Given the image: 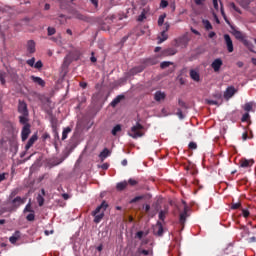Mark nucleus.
Listing matches in <instances>:
<instances>
[{"instance_id": "f257e3e1", "label": "nucleus", "mask_w": 256, "mask_h": 256, "mask_svg": "<svg viewBox=\"0 0 256 256\" xmlns=\"http://www.w3.org/2000/svg\"><path fill=\"white\" fill-rule=\"evenodd\" d=\"M232 29V34L234 35V37L238 40L241 41V43H243L244 46H246L251 53H255V45H253V43L251 41H249L247 39V36H245V34H243V32L235 29V27L230 26Z\"/></svg>"}, {"instance_id": "f03ea898", "label": "nucleus", "mask_w": 256, "mask_h": 256, "mask_svg": "<svg viewBox=\"0 0 256 256\" xmlns=\"http://www.w3.org/2000/svg\"><path fill=\"white\" fill-rule=\"evenodd\" d=\"M25 201H27V198H21V196L8 200L9 205H11V211H17L20 205H25Z\"/></svg>"}, {"instance_id": "7ed1b4c3", "label": "nucleus", "mask_w": 256, "mask_h": 256, "mask_svg": "<svg viewBox=\"0 0 256 256\" xmlns=\"http://www.w3.org/2000/svg\"><path fill=\"white\" fill-rule=\"evenodd\" d=\"M141 130H143V125L137 122L136 125L131 128V132L128 133V135L132 137V139H138V137H143Z\"/></svg>"}, {"instance_id": "20e7f679", "label": "nucleus", "mask_w": 256, "mask_h": 256, "mask_svg": "<svg viewBox=\"0 0 256 256\" xmlns=\"http://www.w3.org/2000/svg\"><path fill=\"white\" fill-rule=\"evenodd\" d=\"M74 19H78L79 21H84L85 23H93V18L89 17L85 14H81L79 11H74L72 14Z\"/></svg>"}, {"instance_id": "39448f33", "label": "nucleus", "mask_w": 256, "mask_h": 256, "mask_svg": "<svg viewBox=\"0 0 256 256\" xmlns=\"http://www.w3.org/2000/svg\"><path fill=\"white\" fill-rule=\"evenodd\" d=\"M29 135H31V124H26L23 126L21 131L22 141H27V139H29Z\"/></svg>"}, {"instance_id": "423d86ee", "label": "nucleus", "mask_w": 256, "mask_h": 256, "mask_svg": "<svg viewBox=\"0 0 256 256\" xmlns=\"http://www.w3.org/2000/svg\"><path fill=\"white\" fill-rule=\"evenodd\" d=\"M18 113H20V115H29V109L27 108V103L23 100L18 101Z\"/></svg>"}, {"instance_id": "0eeeda50", "label": "nucleus", "mask_w": 256, "mask_h": 256, "mask_svg": "<svg viewBox=\"0 0 256 256\" xmlns=\"http://www.w3.org/2000/svg\"><path fill=\"white\" fill-rule=\"evenodd\" d=\"M253 165H255V160L253 159L242 158L240 160V167L243 169H248V167H253Z\"/></svg>"}, {"instance_id": "6e6552de", "label": "nucleus", "mask_w": 256, "mask_h": 256, "mask_svg": "<svg viewBox=\"0 0 256 256\" xmlns=\"http://www.w3.org/2000/svg\"><path fill=\"white\" fill-rule=\"evenodd\" d=\"M211 67L215 73H219V71L221 70V67H223V60H221V58L215 59L212 62Z\"/></svg>"}, {"instance_id": "1a4fd4ad", "label": "nucleus", "mask_w": 256, "mask_h": 256, "mask_svg": "<svg viewBox=\"0 0 256 256\" xmlns=\"http://www.w3.org/2000/svg\"><path fill=\"white\" fill-rule=\"evenodd\" d=\"M224 41L228 50V53H233V40H231V36L229 34L224 35Z\"/></svg>"}, {"instance_id": "9d476101", "label": "nucleus", "mask_w": 256, "mask_h": 256, "mask_svg": "<svg viewBox=\"0 0 256 256\" xmlns=\"http://www.w3.org/2000/svg\"><path fill=\"white\" fill-rule=\"evenodd\" d=\"M236 93H237V89H235V87L233 86H230L224 92V99L229 101V99H231V97H233V95H235Z\"/></svg>"}, {"instance_id": "9b49d317", "label": "nucleus", "mask_w": 256, "mask_h": 256, "mask_svg": "<svg viewBox=\"0 0 256 256\" xmlns=\"http://www.w3.org/2000/svg\"><path fill=\"white\" fill-rule=\"evenodd\" d=\"M189 211V207L187 205L184 206L183 213L180 214L179 223L182 227H185V221H187V213Z\"/></svg>"}, {"instance_id": "f8f14e48", "label": "nucleus", "mask_w": 256, "mask_h": 256, "mask_svg": "<svg viewBox=\"0 0 256 256\" xmlns=\"http://www.w3.org/2000/svg\"><path fill=\"white\" fill-rule=\"evenodd\" d=\"M107 207H109V204H107L106 201H103L101 203L100 206H98L93 212L92 215H99V213H101V210H103L102 212L105 213V211H107Z\"/></svg>"}, {"instance_id": "ddd939ff", "label": "nucleus", "mask_w": 256, "mask_h": 256, "mask_svg": "<svg viewBox=\"0 0 256 256\" xmlns=\"http://www.w3.org/2000/svg\"><path fill=\"white\" fill-rule=\"evenodd\" d=\"M163 231V224L158 221L154 226V235H157V237H163Z\"/></svg>"}, {"instance_id": "4468645a", "label": "nucleus", "mask_w": 256, "mask_h": 256, "mask_svg": "<svg viewBox=\"0 0 256 256\" xmlns=\"http://www.w3.org/2000/svg\"><path fill=\"white\" fill-rule=\"evenodd\" d=\"M37 139H39L37 134H34L30 137V139L28 140L25 146L26 151H29L33 147V145H35V142L37 141Z\"/></svg>"}, {"instance_id": "2eb2a0df", "label": "nucleus", "mask_w": 256, "mask_h": 256, "mask_svg": "<svg viewBox=\"0 0 256 256\" xmlns=\"http://www.w3.org/2000/svg\"><path fill=\"white\" fill-rule=\"evenodd\" d=\"M145 68L143 66H136L129 70L128 75L129 77H133L134 75H137V73H143V70Z\"/></svg>"}, {"instance_id": "dca6fc26", "label": "nucleus", "mask_w": 256, "mask_h": 256, "mask_svg": "<svg viewBox=\"0 0 256 256\" xmlns=\"http://www.w3.org/2000/svg\"><path fill=\"white\" fill-rule=\"evenodd\" d=\"M30 79L33 81V83H36V85H39L40 87H45V80H43L41 77L32 75Z\"/></svg>"}, {"instance_id": "f3484780", "label": "nucleus", "mask_w": 256, "mask_h": 256, "mask_svg": "<svg viewBox=\"0 0 256 256\" xmlns=\"http://www.w3.org/2000/svg\"><path fill=\"white\" fill-rule=\"evenodd\" d=\"M19 239H21V232L20 231H16L10 238L9 241L10 243H12V245H15L17 243V241H19Z\"/></svg>"}, {"instance_id": "a211bd4d", "label": "nucleus", "mask_w": 256, "mask_h": 256, "mask_svg": "<svg viewBox=\"0 0 256 256\" xmlns=\"http://www.w3.org/2000/svg\"><path fill=\"white\" fill-rule=\"evenodd\" d=\"M50 123H51V127H52L54 133H57V127L59 125V120H57V117L51 116Z\"/></svg>"}, {"instance_id": "6ab92c4d", "label": "nucleus", "mask_w": 256, "mask_h": 256, "mask_svg": "<svg viewBox=\"0 0 256 256\" xmlns=\"http://www.w3.org/2000/svg\"><path fill=\"white\" fill-rule=\"evenodd\" d=\"M165 97H167V94H165V92L156 91V93L154 94V99L158 102L165 100Z\"/></svg>"}, {"instance_id": "aec40b11", "label": "nucleus", "mask_w": 256, "mask_h": 256, "mask_svg": "<svg viewBox=\"0 0 256 256\" xmlns=\"http://www.w3.org/2000/svg\"><path fill=\"white\" fill-rule=\"evenodd\" d=\"M176 53H177V49L175 48H167L163 50L164 57H171L173 55H176Z\"/></svg>"}, {"instance_id": "412c9836", "label": "nucleus", "mask_w": 256, "mask_h": 256, "mask_svg": "<svg viewBox=\"0 0 256 256\" xmlns=\"http://www.w3.org/2000/svg\"><path fill=\"white\" fill-rule=\"evenodd\" d=\"M190 77L193 81H196L197 83H199V81L201 80V76L196 70H190Z\"/></svg>"}, {"instance_id": "4be33fe9", "label": "nucleus", "mask_w": 256, "mask_h": 256, "mask_svg": "<svg viewBox=\"0 0 256 256\" xmlns=\"http://www.w3.org/2000/svg\"><path fill=\"white\" fill-rule=\"evenodd\" d=\"M123 99H125L124 95H118L116 98L113 99V101L111 102V107H117V105H119V103H121V101H123Z\"/></svg>"}, {"instance_id": "5701e85b", "label": "nucleus", "mask_w": 256, "mask_h": 256, "mask_svg": "<svg viewBox=\"0 0 256 256\" xmlns=\"http://www.w3.org/2000/svg\"><path fill=\"white\" fill-rule=\"evenodd\" d=\"M109 155H111V151L107 148H104L103 151L99 154V158L101 161H105Z\"/></svg>"}, {"instance_id": "b1692460", "label": "nucleus", "mask_w": 256, "mask_h": 256, "mask_svg": "<svg viewBox=\"0 0 256 256\" xmlns=\"http://www.w3.org/2000/svg\"><path fill=\"white\" fill-rule=\"evenodd\" d=\"M167 39H169V35H167L165 30H162L160 36H158V44L164 43Z\"/></svg>"}, {"instance_id": "393cba45", "label": "nucleus", "mask_w": 256, "mask_h": 256, "mask_svg": "<svg viewBox=\"0 0 256 256\" xmlns=\"http://www.w3.org/2000/svg\"><path fill=\"white\" fill-rule=\"evenodd\" d=\"M27 51H28V53H35V51H36V49H35V41L29 40L27 42Z\"/></svg>"}, {"instance_id": "a878e982", "label": "nucleus", "mask_w": 256, "mask_h": 256, "mask_svg": "<svg viewBox=\"0 0 256 256\" xmlns=\"http://www.w3.org/2000/svg\"><path fill=\"white\" fill-rule=\"evenodd\" d=\"M29 115H21V116H19V122L21 123V125H29L28 123H29Z\"/></svg>"}, {"instance_id": "bb28decb", "label": "nucleus", "mask_w": 256, "mask_h": 256, "mask_svg": "<svg viewBox=\"0 0 256 256\" xmlns=\"http://www.w3.org/2000/svg\"><path fill=\"white\" fill-rule=\"evenodd\" d=\"M94 217V223H101L103 217H105V213L101 212L100 214L92 215Z\"/></svg>"}, {"instance_id": "cd10ccee", "label": "nucleus", "mask_w": 256, "mask_h": 256, "mask_svg": "<svg viewBox=\"0 0 256 256\" xmlns=\"http://www.w3.org/2000/svg\"><path fill=\"white\" fill-rule=\"evenodd\" d=\"M127 181H123V182H119L117 185H116V188L118 191H123L125 189H127Z\"/></svg>"}, {"instance_id": "c85d7f7f", "label": "nucleus", "mask_w": 256, "mask_h": 256, "mask_svg": "<svg viewBox=\"0 0 256 256\" xmlns=\"http://www.w3.org/2000/svg\"><path fill=\"white\" fill-rule=\"evenodd\" d=\"M202 23H203L204 29H206V31H211V29H213V25L211 24V22L209 20H202Z\"/></svg>"}, {"instance_id": "c756f323", "label": "nucleus", "mask_w": 256, "mask_h": 256, "mask_svg": "<svg viewBox=\"0 0 256 256\" xmlns=\"http://www.w3.org/2000/svg\"><path fill=\"white\" fill-rule=\"evenodd\" d=\"M18 194H19V189L12 190L8 197V201L15 199V197H17Z\"/></svg>"}, {"instance_id": "7c9ffc66", "label": "nucleus", "mask_w": 256, "mask_h": 256, "mask_svg": "<svg viewBox=\"0 0 256 256\" xmlns=\"http://www.w3.org/2000/svg\"><path fill=\"white\" fill-rule=\"evenodd\" d=\"M36 199L39 207H43V205H45V198H43V195L38 194Z\"/></svg>"}, {"instance_id": "2f4dec72", "label": "nucleus", "mask_w": 256, "mask_h": 256, "mask_svg": "<svg viewBox=\"0 0 256 256\" xmlns=\"http://www.w3.org/2000/svg\"><path fill=\"white\" fill-rule=\"evenodd\" d=\"M167 17V14H162L158 18V27H163V23H165V18Z\"/></svg>"}, {"instance_id": "473e14b6", "label": "nucleus", "mask_w": 256, "mask_h": 256, "mask_svg": "<svg viewBox=\"0 0 256 256\" xmlns=\"http://www.w3.org/2000/svg\"><path fill=\"white\" fill-rule=\"evenodd\" d=\"M71 133V129L69 127L65 128L62 132V141H65L67 139V135Z\"/></svg>"}, {"instance_id": "72a5a7b5", "label": "nucleus", "mask_w": 256, "mask_h": 256, "mask_svg": "<svg viewBox=\"0 0 256 256\" xmlns=\"http://www.w3.org/2000/svg\"><path fill=\"white\" fill-rule=\"evenodd\" d=\"M142 199H145V195L136 196V197H134L133 199L130 200V204L142 201Z\"/></svg>"}, {"instance_id": "f704fd0d", "label": "nucleus", "mask_w": 256, "mask_h": 256, "mask_svg": "<svg viewBox=\"0 0 256 256\" xmlns=\"http://www.w3.org/2000/svg\"><path fill=\"white\" fill-rule=\"evenodd\" d=\"M6 77H7V73H5V72H3V71H0V83H1V85H5V83H6V81H5Z\"/></svg>"}, {"instance_id": "c9c22d12", "label": "nucleus", "mask_w": 256, "mask_h": 256, "mask_svg": "<svg viewBox=\"0 0 256 256\" xmlns=\"http://www.w3.org/2000/svg\"><path fill=\"white\" fill-rule=\"evenodd\" d=\"M33 212H35V210H33V208L31 207V202H29L25 206L23 213H33Z\"/></svg>"}, {"instance_id": "e433bc0d", "label": "nucleus", "mask_w": 256, "mask_h": 256, "mask_svg": "<svg viewBox=\"0 0 256 256\" xmlns=\"http://www.w3.org/2000/svg\"><path fill=\"white\" fill-rule=\"evenodd\" d=\"M212 97L216 99V101H222L223 100V94L221 92H215Z\"/></svg>"}, {"instance_id": "4c0bfd02", "label": "nucleus", "mask_w": 256, "mask_h": 256, "mask_svg": "<svg viewBox=\"0 0 256 256\" xmlns=\"http://www.w3.org/2000/svg\"><path fill=\"white\" fill-rule=\"evenodd\" d=\"M121 132V124H117L113 129H112V135H117V133Z\"/></svg>"}, {"instance_id": "58836bf2", "label": "nucleus", "mask_w": 256, "mask_h": 256, "mask_svg": "<svg viewBox=\"0 0 256 256\" xmlns=\"http://www.w3.org/2000/svg\"><path fill=\"white\" fill-rule=\"evenodd\" d=\"M127 183L128 185H130V187H135L136 185H139V181L133 178H130Z\"/></svg>"}, {"instance_id": "ea45409f", "label": "nucleus", "mask_w": 256, "mask_h": 256, "mask_svg": "<svg viewBox=\"0 0 256 256\" xmlns=\"http://www.w3.org/2000/svg\"><path fill=\"white\" fill-rule=\"evenodd\" d=\"M221 15H222L224 21L227 23V25H230V27H231V22L229 21V19H227V15L225 14V10H223V7H221Z\"/></svg>"}, {"instance_id": "a19ab883", "label": "nucleus", "mask_w": 256, "mask_h": 256, "mask_svg": "<svg viewBox=\"0 0 256 256\" xmlns=\"http://www.w3.org/2000/svg\"><path fill=\"white\" fill-rule=\"evenodd\" d=\"M166 215H167V210H161L160 212H159V219H160V221H165V217H166Z\"/></svg>"}, {"instance_id": "79ce46f5", "label": "nucleus", "mask_w": 256, "mask_h": 256, "mask_svg": "<svg viewBox=\"0 0 256 256\" xmlns=\"http://www.w3.org/2000/svg\"><path fill=\"white\" fill-rule=\"evenodd\" d=\"M9 177V173L4 172L0 174V183H3V181H7V178Z\"/></svg>"}, {"instance_id": "37998d69", "label": "nucleus", "mask_w": 256, "mask_h": 256, "mask_svg": "<svg viewBox=\"0 0 256 256\" xmlns=\"http://www.w3.org/2000/svg\"><path fill=\"white\" fill-rule=\"evenodd\" d=\"M170 65H173V62L164 61V62H161L160 67L162 69H167V67H169Z\"/></svg>"}, {"instance_id": "c03bdc74", "label": "nucleus", "mask_w": 256, "mask_h": 256, "mask_svg": "<svg viewBox=\"0 0 256 256\" xmlns=\"http://www.w3.org/2000/svg\"><path fill=\"white\" fill-rule=\"evenodd\" d=\"M47 31H48L49 37H51V35H55V33H57V30L54 27H48Z\"/></svg>"}, {"instance_id": "a18cd8bd", "label": "nucleus", "mask_w": 256, "mask_h": 256, "mask_svg": "<svg viewBox=\"0 0 256 256\" xmlns=\"http://www.w3.org/2000/svg\"><path fill=\"white\" fill-rule=\"evenodd\" d=\"M253 110V104L251 103H246L244 105V111H247L249 113V111H252Z\"/></svg>"}, {"instance_id": "49530a36", "label": "nucleus", "mask_w": 256, "mask_h": 256, "mask_svg": "<svg viewBox=\"0 0 256 256\" xmlns=\"http://www.w3.org/2000/svg\"><path fill=\"white\" fill-rule=\"evenodd\" d=\"M27 221H35V212H30V214H28L26 216Z\"/></svg>"}, {"instance_id": "de8ad7c7", "label": "nucleus", "mask_w": 256, "mask_h": 256, "mask_svg": "<svg viewBox=\"0 0 256 256\" xmlns=\"http://www.w3.org/2000/svg\"><path fill=\"white\" fill-rule=\"evenodd\" d=\"M207 105H221V102L219 103V101L217 100H206Z\"/></svg>"}, {"instance_id": "09e8293b", "label": "nucleus", "mask_w": 256, "mask_h": 256, "mask_svg": "<svg viewBox=\"0 0 256 256\" xmlns=\"http://www.w3.org/2000/svg\"><path fill=\"white\" fill-rule=\"evenodd\" d=\"M26 63L29 65V67H35V57L27 60Z\"/></svg>"}, {"instance_id": "8fccbe9b", "label": "nucleus", "mask_w": 256, "mask_h": 256, "mask_svg": "<svg viewBox=\"0 0 256 256\" xmlns=\"http://www.w3.org/2000/svg\"><path fill=\"white\" fill-rule=\"evenodd\" d=\"M34 68L35 69H42L43 68V62L41 60L37 61L34 63Z\"/></svg>"}, {"instance_id": "3c124183", "label": "nucleus", "mask_w": 256, "mask_h": 256, "mask_svg": "<svg viewBox=\"0 0 256 256\" xmlns=\"http://www.w3.org/2000/svg\"><path fill=\"white\" fill-rule=\"evenodd\" d=\"M169 6V2L167 1V0H161V2H160V7L162 8V9H165L166 7H168Z\"/></svg>"}, {"instance_id": "603ef678", "label": "nucleus", "mask_w": 256, "mask_h": 256, "mask_svg": "<svg viewBox=\"0 0 256 256\" xmlns=\"http://www.w3.org/2000/svg\"><path fill=\"white\" fill-rule=\"evenodd\" d=\"M178 105L179 107H182V109H187V104L181 99L178 100Z\"/></svg>"}, {"instance_id": "864d4df0", "label": "nucleus", "mask_w": 256, "mask_h": 256, "mask_svg": "<svg viewBox=\"0 0 256 256\" xmlns=\"http://www.w3.org/2000/svg\"><path fill=\"white\" fill-rule=\"evenodd\" d=\"M249 117H250L249 113L243 114V116L241 118L242 123H245L246 121H249Z\"/></svg>"}, {"instance_id": "5fc2aeb1", "label": "nucleus", "mask_w": 256, "mask_h": 256, "mask_svg": "<svg viewBox=\"0 0 256 256\" xmlns=\"http://www.w3.org/2000/svg\"><path fill=\"white\" fill-rule=\"evenodd\" d=\"M239 207H241V202L231 204V209L232 210L239 209Z\"/></svg>"}, {"instance_id": "6e6d98bb", "label": "nucleus", "mask_w": 256, "mask_h": 256, "mask_svg": "<svg viewBox=\"0 0 256 256\" xmlns=\"http://www.w3.org/2000/svg\"><path fill=\"white\" fill-rule=\"evenodd\" d=\"M176 115L179 117V119H184L185 116H183V111H181L180 108L177 109Z\"/></svg>"}, {"instance_id": "4d7b16f0", "label": "nucleus", "mask_w": 256, "mask_h": 256, "mask_svg": "<svg viewBox=\"0 0 256 256\" xmlns=\"http://www.w3.org/2000/svg\"><path fill=\"white\" fill-rule=\"evenodd\" d=\"M232 9H234V11H236V13H241V9H239V7H237V5H235V3L231 4Z\"/></svg>"}, {"instance_id": "13d9d810", "label": "nucleus", "mask_w": 256, "mask_h": 256, "mask_svg": "<svg viewBox=\"0 0 256 256\" xmlns=\"http://www.w3.org/2000/svg\"><path fill=\"white\" fill-rule=\"evenodd\" d=\"M212 2H213L214 9H216V11H219V2H218V0H212Z\"/></svg>"}, {"instance_id": "bf43d9fd", "label": "nucleus", "mask_w": 256, "mask_h": 256, "mask_svg": "<svg viewBox=\"0 0 256 256\" xmlns=\"http://www.w3.org/2000/svg\"><path fill=\"white\" fill-rule=\"evenodd\" d=\"M242 215L245 217V219H247V217L250 215L249 210L242 209Z\"/></svg>"}, {"instance_id": "052dcab7", "label": "nucleus", "mask_w": 256, "mask_h": 256, "mask_svg": "<svg viewBox=\"0 0 256 256\" xmlns=\"http://www.w3.org/2000/svg\"><path fill=\"white\" fill-rule=\"evenodd\" d=\"M170 28H171V25L169 24V22H165L163 31H166V33H167V31H169Z\"/></svg>"}, {"instance_id": "680f3d73", "label": "nucleus", "mask_w": 256, "mask_h": 256, "mask_svg": "<svg viewBox=\"0 0 256 256\" xmlns=\"http://www.w3.org/2000/svg\"><path fill=\"white\" fill-rule=\"evenodd\" d=\"M188 147H189V149H197V143L190 142Z\"/></svg>"}, {"instance_id": "e2e57ef3", "label": "nucleus", "mask_w": 256, "mask_h": 256, "mask_svg": "<svg viewBox=\"0 0 256 256\" xmlns=\"http://www.w3.org/2000/svg\"><path fill=\"white\" fill-rule=\"evenodd\" d=\"M143 231H138L137 233H136V237L138 238V239H143Z\"/></svg>"}, {"instance_id": "0e129e2a", "label": "nucleus", "mask_w": 256, "mask_h": 256, "mask_svg": "<svg viewBox=\"0 0 256 256\" xmlns=\"http://www.w3.org/2000/svg\"><path fill=\"white\" fill-rule=\"evenodd\" d=\"M190 31H191L192 33H194V35H198V36L201 35V33H200L199 31H197L196 29H194L193 27L190 28Z\"/></svg>"}, {"instance_id": "69168bd1", "label": "nucleus", "mask_w": 256, "mask_h": 256, "mask_svg": "<svg viewBox=\"0 0 256 256\" xmlns=\"http://www.w3.org/2000/svg\"><path fill=\"white\" fill-rule=\"evenodd\" d=\"M138 252H140L142 255H149V250H141V249H138Z\"/></svg>"}, {"instance_id": "338daca9", "label": "nucleus", "mask_w": 256, "mask_h": 256, "mask_svg": "<svg viewBox=\"0 0 256 256\" xmlns=\"http://www.w3.org/2000/svg\"><path fill=\"white\" fill-rule=\"evenodd\" d=\"M51 136L49 135V133L45 132L43 135H42V139L44 141H46V139H49Z\"/></svg>"}, {"instance_id": "774afa93", "label": "nucleus", "mask_w": 256, "mask_h": 256, "mask_svg": "<svg viewBox=\"0 0 256 256\" xmlns=\"http://www.w3.org/2000/svg\"><path fill=\"white\" fill-rule=\"evenodd\" d=\"M237 67H239V69L243 68V66L245 65V63H243L242 61H238L236 63Z\"/></svg>"}]
</instances>
